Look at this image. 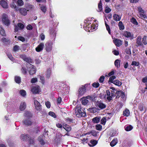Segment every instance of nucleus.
I'll return each mask as SVG.
<instances>
[{
	"mask_svg": "<svg viewBox=\"0 0 147 147\" xmlns=\"http://www.w3.org/2000/svg\"><path fill=\"white\" fill-rule=\"evenodd\" d=\"M78 117H84L86 115V113L84 110L81 109L80 105H78L76 108L75 113H74Z\"/></svg>",
	"mask_w": 147,
	"mask_h": 147,
	"instance_id": "obj_1",
	"label": "nucleus"
},
{
	"mask_svg": "<svg viewBox=\"0 0 147 147\" xmlns=\"http://www.w3.org/2000/svg\"><path fill=\"white\" fill-rule=\"evenodd\" d=\"M27 67L30 75H33L36 73L35 68L33 65L28 63L27 64Z\"/></svg>",
	"mask_w": 147,
	"mask_h": 147,
	"instance_id": "obj_2",
	"label": "nucleus"
},
{
	"mask_svg": "<svg viewBox=\"0 0 147 147\" xmlns=\"http://www.w3.org/2000/svg\"><path fill=\"white\" fill-rule=\"evenodd\" d=\"M20 57L22 58L24 61H26L27 62L26 65V66L27 64L28 63L29 64H31V63H33V60L30 58L26 57L25 56L22 55H20Z\"/></svg>",
	"mask_w": 147,
	"mask_h": 147,
	"instance_id": "obj_3",
	"label": "nucleus"
},
{
	"mask_svg": "<svg viewBox=\"0 0 147 147\" xmlns=\"http://www.w3.org/2000/svg\"><path fill=\"white\" fill-rule=\"evenodd\" d=\"M22 123L23 125L26 126H30L32 125V122L30 118H25L23 121Z\"/></svg>",
	"mask_w": 147,
	"mask_h": 147,
	"instance_id": "obj_4",
	"label": "nucleus"
},
{
	"mask_svg": "<svg viewBox=\"0 0 147 147\" xmlns=\"http://www.w3.org/2000/svg\"><path fill=\"white\" fill-rule=\"evenodd\" d=\"M96 106L100 109H103L106 107V105L100 101H98L96 104Z\"/></svg>",
	"mask_w": 147,
	"mask_h": 147,
	"instance_id": "obj_5",
	"label": "nucleus"
},
{
	"mask_svg": "<svg viewBox=\"0 0 147 147\" xmlns=\"http://www.w3.org/2000/svg\"><path fill=\"white\" fill-rule=\"evenodd\" d=\"M34 103L35 109L36 110L38 111H40L41 110V105L38 101L36 100H34Z\"/></svg>",
	"mask_w": 147,
	"mask_h": 147,
	"instance_id": "obj_6",
	"label": "nucleus"
},
{
	"mask_svg": "<svg viewBox=\"0 0 147 147\" xmlns=\"http://www.w3.org/2000/svg\"><path fill=\"white\" fill-rule=\"evenodd\" d=\"M79 94L80 96L82 95L86 91V88L84 86H82L79 90Z\"/></svg>",
	"mask_w": 147,
	"mask_h": 147,
	"instance_id": "obj_7",
	"label": "nucleus"
},
{
	"mask_svg": "<svg viewBox=\"0 0 147 147\" xmlns=\"http://www.w3.org/2000/svg\"><path fill=\"white\" fill-rule=\"evenodd\" d=\"M116 98H118L120 97L122 98H123L125 96L124 92L121 91H116Z\"/></svg>",
	"mask_w": 147,
	"mask_h": 147,
	"instance_id": "obj_8",
	"label": "nucleus"
},
{
	"mask_svg": "<svg viewBox=\"0 0 147 147\" xmlns=\"http://www.w3.org/2000/svg\"><path fill=\"white\" fill-rule=\"evenodd\" d=\"M2 21L3 23L7 26H8L10 24V21L6 15H4L3 16Z\"/></svg>",
	"mask_w": 147,
	"mask_h": 147,
	"instance_id": "obj_9",
	"label": "nucleus"
},
{
	"mask_svg": "<svg viewBox=\"0 0 147 147\" xmlns=\"http://www.w3.org/2000/svg\"><path fill=\"white\" fill-rule=\"evenodd\" d=\"M31 91L33 94H38L40 92V87L38 86L33 87L31 89Z\"/></svg>",
	"mask_w": 147,
	"mask_h": 147,
	"instance_id": "obj_10",
	"label": "nucleus"
},
{
	"mask_svg": "<svg viewBox=\"0 0 147 147\" xmlns=\"http://www.w3.org/2000/svg\"><path fill=\"white\" fill-rule=\"evenodd\" d=\"M24 27V25L21 23H18L17 25L15 26V30L16 31H18V30L19 28L20 29H22Z\"/></svg>",
	"mask_w": 147,
	"mask_h": 147,
	"instance_id": "obj_11",
	"label": "nucleus"
},
{
	"mask_svg": "<svg viewBox=\"0 0 147 147\" xmlns=\"http://www.w3.org/2000/svg\"><path fill=\"white\" fill-rule=\"evenodd\" d=\"M45 49L47 51H50L52 49L51 43V42H47L45 44Z\"/></svg>",
	"mask_w": 147,
	"mask_h": 147,
	"instance_id": "obj_12",
	"label": "nucleus"
},
{
	"mask_svg": "<svg viewBox=\"0 0 147 147\" xmlns=\"http://www.w3.org/2000/svg\"><path fill=\"white\" fill-rule=\"evenodd\" d=\"M44 46V45L43 43H41L38 45L37 47L36 48V50L38 52H39L42 51Z\"/></svg>",
	"mask_w": 147,
	"mask_h": 147,
	"instance_id": "obj_13",
	"label": "nucleus"
},
{
	"mask_svg": "<svg viewBox=\"0 0 147 147\" xmlns=\"http://www.w3.org/2000/svg\"><path fill=\"white\" fill-rule=\"evenodd\" d=\"M0 4L4 8H7L8 7V4L6 2V0H2L0 1Z\"/></svg>",
	"mask_w": 147,
	"mask_h": 147,
	"instance_id": "obj_14",
	"label": "nucleus"
},
{
	"mask_svg": "<svg viewBox=\"0 0 147 147\" xmlns=\"http://www.w3.org/2000/svg\"><path fill=\"white\" fill-rule=\"evenodd\" d=\"M24 116L25 117V118H30L32 117V115L30 112L26 111L24 113Z\"/></svg>",
	"mask_w": 147,
	"mask_h": 147,
	"instance_id": "obj_15",
	"label": "nucleus"
},
{
	"mask_svg": "<svg viewBox=\"0 0 147 147\" xmlns=\"http://www.w3.org/2000/svg\"><path fill=\"white\" fill-rule=\"evenodd\" d=\"M114 43L118 47L120 46L122 43V41L119 39H116L114 41Z\"/></svg>",
	"mask_w": 147,
	"mask_h": 147,
	"instance_id": "obj_16",
	"label": "nucleus"
},
{
	"mask_svg": "<svg viewBox=\"0 0 147 147\" xmlns=\"http://www.w3.org/2000/svg\"><path fill=\"white\" fill-rule=\"evenodd\" d=\"M90 144L88 145L90 147H93L95 146L97 143V141L95 140H92L90 141Z\"/></svg>",
	"mask_w": 147,
	"mask_h": 147,
	"instance_id": "obj_17",
	"label": "nucleus"
},
{
	"mask_svg": "<svg viewBox=\"0 0 147 147\" xmlns=\"http://www.w3.org/2000/svg\"><path fill=\"white\" fill-rule=\"evenodd\" d=\"M30 136L28 134L25 135L24 134H22L20 138L23 141L26 140L28 138H29Z\"/></svg>",
	"mask_w": 147,
	"mask_h": 147,
	"instance_id": "obj_18",
	"label": "nucleus"
},
{
	"mask_svg": "<svg viewBox=\"0 0 147 147\" xmlns=\"http://www.w3.org/2000/svg\"><path fill=\"white\" fill-rule=\"evenodd\" d=\"M113 18L114 20L116 21H119L121 19V17L117 14H114Z\"/></svg>",
	"mask_w": 147,
	"mask_h": 147,
	"instance_id": "obj_19",
	"label": "nucleus"
},
{
	"mask_svg": "<svg viewBox=\"0 0 147 147\" xmlns=\"http://www.w3.org/2000/svg\"><path fill=\"white\" fill-rule=\"evenodd\" d=\"M88 111L93 113H96L98 111V109L95 107L89 108Z\"/></svg>",
	"mask_w": 147,
	"mask_h": 147,
	"instance_id": "obj_20",
	"label": "nucleus"
},
{
	"mask_svg": "<svg viewBox=\"0 0 147 147\" xmlns=\"http://www.w3.org/2000/svg\"><path fill=\"white\" fill-rule=\"evenodd\" d=\"M20 13L24 16H25L26 15L27 11L26 9L24 8H22L20 10Z\"/></svg>",
	"mask_w": 147,
	"mask_h": 147,
	"instance_id": "obj_21",
	"label": "nucleus"
},
{
	"mask_svg": "<svg viewBox=\"0 0 147 147\" xmlns=\"http://www.w3.org/2000/svg\"><path fill=\"white\" fill-rule=\"evenodd\" d=\"M106 92L107 95L108 96L107 99L109 101H110L112 99V96H110L111 93L110 91L108 90H106Z\"/></svg>",
	"mask_w": 147,
	"mask_h": 147,
	"instance_id": "obj_22",
	"label": "nucleus"
},
{
	"mask_svg": "<svg viewBox=\"0 0 147 147\" xmlns=\"http://www.w3.org/2000/svg\"><path fill=\"white\" fill-rule=\"evenodd\" d=\"M101 118V117H95L92 119V121L94 123H98L100 121Z\"/></svg>",
	"mask_w": 147,
	"mask_h": 147,
	"instance_id": "obj_23",
	"label": "nucleus"
},
{
	"mask_svg": "<svg viewBox=\"0 0 147 147\" xmlns=\"http://www.w3.org/2000/svg\"><path fill=\"white\" fill-rule=\"evenodd\" d=\"M26 104L25 102H22L20 104V108L21 111L24 110L26 108Z\"/></svg>",
	"mask_w": 147,
	"mask_h": 147,
	"instance_id": "obj_24",
	"label": "nucleus"
},
{
	"mask_svg": "<svg viewBox=\"0 0 147 147\" xmlns=\"http://www.w3.org/2000/svg\"><path fill=\"white\" fill-rule=\"evenodd\" d=\"M113 83L117 86H120L122 84L121 82L119 80H116L113 82Z\"/></svg>",
	"mask_w": 147,
	"mask_h": 147,
	"instance_id": "obj_25",
	"label": "nucleus"
},
{
	"mask_svg": "<svg viewBox=\"0 0 147 147\" xmlns=\"http://www.w3.org/2000/svg\"><path fill=\"white\" fill-rule=\"evenodd\" d=\"M117 143V139H113L110 143V145L112 147L114 146Z\"/></svg>",
	"mask_w": 147,
	"mask_h": 147,
	"instance_id": "obj_26",
	"label": "nucleus"
},
{
	"mask_svg": "<svg viewBox=\"0 0 147 147\" xmlns=\"http://www.w3.org/2000/svg\"><path fill=\"white\" fill-rule=\"evenodd\" d=\"M115 66L118 68L120 67V61L118 59L116 60L114 63Z\"/></svg>",
	"mask_w": 147,
	"mask_h": 147,
	"instance_id": "obj_27",
	"label": "nucleus"
},
{
	"mask_svg": "<svg viewBox=\"0 0 147 147\" xmlns=\"http://www.w3.org/2000/svg\"><path fill=\"white\" fill-rule=\"evenodd\" d=\"M10 6L11 8L15 9L16 10H18L19 9L18 7L16 6V5L14 2H12L10 4Z\"/></svg>",
	"mask_w": 147,
	"mask_h": 147,
	"instance_id": "obj_28",
	"label": "nucleus"
},
{
	"mask_svg": "<svg viewBox=\"0 0 147 147\" xmlns=\"http://www.w3.org/2000/svg\"><path fill=\"white\" fill-rule=\"evenodd\" d=\"M19 93L22 96H24L26 95V91L24 90H21L19 91Z\"/></svg>",
	"mask_w": 147,
	"mask_h": 147,
	"instance_id": "obj_29",
	"label": "nucleus"
},
{
	"mask_svg": "<svg viewBox=\"0 0 147 147\" xmlns=\"http://www.w3.org/2000/svg\"><path fill=\"white\" fill-rule=\"evenodd\" d=\"M15 80L16 82L19 84L21 82V78L18 76H15Z\"/></svg>",
	"mask_w": 147,
	"mask_h": 147,
	"instance_id": "obj_30",
	"label": "nucleus"
},
{
	"mask_svg": "<svg viewBox=\"0 0 147 147\" xmlns=\"http://www.w3.org/2000/svg\"><path fill=\"white\" fill-rule=\"evenodd\" d=\"M0 33L1 35L3 36L5 35V30L2 28L1 26H0Z\"/></svg>",
	"mask_w": 147,
	"mask_h": 147,
	"instance_id": "obj_31",
	"label": "nucleus"
},
{
	"mask_svg": "<svg viewBox=\"0 0 147 147\" xmlns=\"http://www.w3.org/2000/svg\"><path fill=\"white\" fill-rule=\"evenodd\" d=\"M130 22L134 25H137L138 24V23L136 19L134 18H132L130 19Z\"/></svg>",
	"mask_w": 147,
	"mask_h": 147,
	"instance_id": "obj_32",
	"label": "nucleus"
},
{
	"mask_svg": "<svg viewBox=\"0 0 147 147\" xmlns=\"http://www.w3.org/2000/svg\"><path fill=\"white\" fill-rule=\"evenodd\" d=\"M50 34L51 35H53V36L54 37L55 36V30L54 28H51L50 29Z\"/></svg>",
	"mask_w": 147,
	"mask_h": 147,
	"instance_id": "obj_33",
	"label": "nucleus"
},
{
	"mask_svg": "<svg viewBox=\"0 0 147 147\" xmlns=\"http://www.w3.org/2000/svg\"><path fill=\"white\" fill-rule=\"evenodd\" d=\"M118 25L120 30H122L124 29V26L122 22L120 21Z\"/></svg>",
	"mask_w": 147,
	"mask_h": 147,
	"instance_id": "obj_34",
	"label": "nucleus"
},
{
	"mask_svg": "<svg viewBox=\"0 0 147 147\" xmlns=\"http://www.w3.org/2000/svg\"><path fill=\"white\" fill-rule=\"evenodd\" d=\"M51 73V69H48L46 74V77L47 78H49L50 77Z\"/></svg>",
	"mask_w": 147,
	"mask_h": 147,
	"instance_id": "obj_35",
	"label": "nucleus"
},
{
	"mask_svg": "<svg viewBox=\"0 0 147 147\" xmlns=\"http://www.w3.org/2000/svg\"><path fill=\"white\" fill-rule=\"evenodd\" d=\"M98 11H101L102 9V4L101 3V1H100V2L99 3L98 5Z\"/></svg>",
	"mask_w": 147,
	"mask_h": 147,
	"instance_id": "obj_36",
	"label": "nucleus"
},
{
	"mask_svg": "<svg viewBox=\"0 0 147 147\" xmlns=\"http://www.w3.org/2000/svg\"><path fill=\"white\" fill-rule=\"evenodd\" d=\"M106 121V119L105 117H103L101 120V124L103 125H105Z\"/></svg>",
	"mask_w": 147,
	"mask_h": 147,
	"instance_id": "obj_37",
	"label": "nucleus"
},
{
	"mask_svg": "<svg viewBox=\"0 0 147 147\" xmlns=\"http://www.w3.org/2000/svg\"><path fill=\"white\" fill-rule=\"evenodd\" d=\"M129 110L127 109H125L123 112V115L124 116H128L129 115Z\"/></svg>",
	"mask_w": 147,
	"mask_h": 147,
	"instance_id": "obj_38",
	"label": "nucleus"
},
{
	"mask_svg": "<svg viewBox=\"0 0 147 147\" xmlns=\"http://www.w3.org/2000/svg\"><path fill=\"white\" fill-rule=\"evenodd\" d=\"M88 101L87 99H84L82 100V104L84 105H86L88 103Z\"/></svg>",
	"mask_w": 147,
	"mask_h": 147,
	"instance_id": "obj_39",
	"label": "nucleus"
},
{
	"mask_svg": "<svg viewBox=\"0 0 147 147\" xmlns=\"http://www.w3.org/2000/svg\"><path fill=\"white\" fill-rule=\"evenodd\" d=\"M41 10L44 13H45L46 11V7L44 5H42L40 7Z\"/></svg>",
	"mask_w": 147,
	"mask_h": 147,
	"instance_id": "obj_40",
	"label": "nucleus"
},
{
	"mask_svg": "<svg viewBox=\"0 0 147 147\" xmlns=\"http://www.w3.org/2000/svg\"><path fill=\"white\" fill-rule=\"evenodd\" d=\"M49 115L52 116V117H53L54 118H55L56 117V116L55 115V114L53 112H49Z\"/></svg>",
	"mask_w": 147,
	"mask_h": 147,
	"instance_id": "obj_41",
	"label": "nucleus"
},
{
	"mask_svg": "<svg viewBox=\"0 0 147 147\" xmlns=\"http://www.w3.org/2000/svg\"><path fill=\"white\" fill-rule=\"evenodd\" d=\"M116 78V77L115 76H112L109 79V82H111V83H113V82L114 80H113L114 79H115Z\"/></svg>",
	"mask_w": 147,
	"mask_h": 147,
	"instance_id": "obj_42",
	"label": "nucleus"
},
{
	"mask_svg": "<svg viewBox=\"0 0 147 147\" xmlns=\"http://www.w3.org/2000/svg\"><path fill=\"white\" fill-rule=\"evenodd\" d=\"M146 36H144L142 38V42L144 45H146L147 44V42L146 41Z\"/></svg>",
	"mask_w": 147,
	"mask_h": 147,
	"instance_id": "obj_43",
	"label": "nucleus"
},
{
	"mask_svg": "<svg viewBox=\"0 0 147 147\" xmlns=\"http://www.w3.org/2000/svg\"><path fill=\"white\" fill-rule=\"evenodd\" d=\"M99 86V84L98 82H94L92 84V86L94 88H98Z\"/></svg>",
	"mask_w": 147,
	"mask_h": 147,
	"instance_id": "obj_44",
	"label": "nucleus"
},
{
	"mask_svg": "<svg viewBox=\"0 0 147 147\" xmlns=\"http://www.w3.org/2000/svg\"><path fill=\"white\" fill-rule=\"evenodd\" d=\"M38 140L40 142L41 144L43 145L44 144V140L42 139L41 137L39 136L38 137Z\"/></svg>",
	"mask_w": 147,
	"mask_h": 147,
	"instance_id": "obj_45",
	"label": "nucleus"
},
{
	"mask_svg": "<svg viewBox=\"0 0 147 147\" xmlns=\"http://www.w3.org/2000/svg\"><path fill=\"white\" fill-rule=\"evenodd\" d=\"M20 48V47L18 46L17 45H16L13 48V51L16 52L18 51Z\"/></svg>",
	"mask_w": 147,
	"mask_h": 147,
	"instance_id": "obj_46",
	"label": "nucleus"
},
{
	"mask_svg": "<svg viewBox=\"0 0 147 147\" xmlns=\"http://www.w3.org/2000/svg\"><path fill=\"white\" fill-rule=\"evenodd\" d=\"M17 3L18 5L21 6L23 5V2L22 0H18Z\"/></svg>",
	"mask_w": 147,
	"mask_h": 147,
	"instance_id": "obj_47",
	"label": "nucleus"
},
{
	"mask_svg": "<svg viewBox=\"0 0 147 147\" xmlns=\"http://www.w3.org/2000/svg\"><path fill=\"white\" fill-rule=\"evenodd\" d=\"M111 9L108 7H106L105 8V12L107 13H108L110 12Z\"/></svg>",
	"mask_w": 147,
	"mask_h": 147,
	"instance_id": "obj_48",
	"label": "nucleus"
},
{
	"mask_svg": "<svg viewBox=\"0 0 147 147\" xmlns=\"http://www.w3.org/2000/svg\"><path fill=\"white\" fill-rule=\"evenodd\" d=\"M102 126L100 124H98L96 125V128L98 130H101L102 129Z\"/></svg>",
	"mask_w": 147,
	"mask_h": 147,
	"instance_id": "obj_49",
	"label": "nucleus"
},
{
	"mask_svg": "<svg viewBox=\"0 0 147 147\" xmlns=\"http://www.w3.org/2000/svg\"><path fill=\"white\" fill-rule=\"evenodd\" d=\"M105 79V77L104 76H101L99 79V82H100L102 83L103 82L104 80Z\"/></svg>",
	"mask_w": 147,
	"mask_h": 147,
	"instance_id": "obj_50",
	"label": "nucleus"
},
{
	"mask_svg": "<svg viewBox=\"0 0 147 147\" xmlns=\"http://www.w3.org/2000/svg\"><path fill=\"white\" fill-rule=\"evenodd\" d=\"M123 36L126 38H128L129 37V32L127 31H125L123 34Z\"/></svg>",
	"mask_w": 147,
	"mask_h": 147,
	"instance_id": "obj_51",
	"label": "nucleus"
},
{
	"mask_svg": "<svg viewBox=\"0 0 147 147\" xmlns=\"http://www.w3.org/2000/svg\"><path fill=\"white\" fill-rule=\"evenodd\" d=\"M18 39L22 41V42H24L25 41V39L24 37L22 36H19L18 37Z\"/></svg>",
	"mask_w": 147,
	"mask_h": 147,
	"instance_id": "obj_52",
	"label": "nucleus"
},
{
	"mask_svg": "<svg viewBox=\"0 0 147 147\" xmlns=\"http://www.w3.org/2000/svg\"><path fill=\"white\" fill-rule=\"evenodd\" d=\"M21 70L22 73L24 74H26L27 73L26 69L25 67H22Z\"/></svg>",
	"mask_w": 147,
	"mask_h": 147,
	"instance_id": "obj_53",
	"label": "nucleus"
},
{
	"mask_svg": "<svg viewBox=\"0 0 147 147\" xmlns=\"http://www.w3.org/2000/svg\"><path fill=\"white\" fill-rule=\"evenodd\" d=\"M8 57V58L11 61H13L14 60V58L12 56V55L11 54H9L7 55Z\"/></svg>",
	"mask_w": 147,
	"mask_h": 147,
	"instance_id": "obj_54",
	"label": "nucleus"
},
{
	"mask_svg": "<svg viewBox=\"0 0 147 147\" xmlns=\"http://www.w3.org/2000/svg\"><path fill=\"white\" fill-rule=\"evenodd\" d=\"M33 6L32 5H28L26 7L28 9L27 11H28L29 9H31L32 8Z\"/></svg>",
	"mask_w": 147,
	"mask_h": 147,
	"instance_id": "obj_55",
	"label": "nucleus"
},
{
	"mask_svg": "<svg viewBox=\"0 0 147 147\" xmlns=\"http://www.w3.org/2000/svg\"><path fill=\"white\" fill-rule=\"evenodd\" d=\"M91 133L93 136H97V133L96 131L94 130L92 131Z\"/></svg>",
	"mask_w": 147,
	"mask_h": 147,
	"instance_id": "obj_56",
	"label": "nucleus"
},
{
	"mask_svg": "<svg viewBox=\"0 0 147 147\" xmlns=\"http://www.w3.org/2000/svg\"><path fill=\"white\" fill-rule=\"evenodd\" d=\"M134 34L132 33L129 32V38L131 40L134 38Z\"/></svg>",
	"mask_w": 147,
	"mask_h": 147,
	"instance_id": "obj_57",
	"label": "nucleus"
},
{
	"mask_svg": "<svg viewBox=\"0 0 147 147\" xmlns=\"http://www.w3.org/2000/svg\"><path fill=\"white\" fill-rule=\"evenodd\" d=\"M67 131H69L71 129V128L69 126L67 127V126L65 127V128H64Z\"/></svg>",
	"mask_w": 147,
	"mask_h": 147,
	"instance_id": "obj_58",
	"label": "nucleus"
},
{
	"mask_svg": "<svg viewBox=\"0 0 147 147\" xmlns=\"http://www.w3.org/2000/svg\"><path fill=\"white\" fill-rule=\"evenodd\" d=\"M2 40L3 42L6 43L8 42V40L5 38H2Z\"/></svg>",
	"mask_w": 147,
	"mask_h": 147,
	"instance_id": "obj_59",
	"label": "nucleus"
},
{
	"mask_svg": "<svg viewBox=\"0 0 147 147\" xmlns=\"http://www.w3.org/2000/svg\"><path fill=\"white\" fill-rule=\"evenodd\" d=\"M45 105L47 108H50L51 104L49 102H46Z\"/></svg>",
	"mask_w": 147,
	"mask_h": 147,
	"instance_id": "obj_60",
	"label": "nucleus"
},
{
	"mask_svg": "<svg viewBox=\"0 0 147 147\" xmlns=\"http://www.w3.org/2000/svg\"><path fill=\"white\" fill-rule=\"evenodd\" d=\"M66 120L69 123L73 122V119L69 117H67L66 118Z\"/></svg>",
	"mask_w": 147,
	"mask_h": 147,
	"instance_id": "obj_61",
	"label": "nucleus"
},
{
	"mask_svg": "<svg viewBox=\"0 0 147 147\" xmlns=\"http://www.w3.org/2000/svg\"><path fill=\"white\" fill-rule=\"evenodd\" d=\"M37 78H33L31 80V82L32 83H34L37 81Z\"/></svg>",
	"mask_w": 147,
	"mask_h": 147,
	"instance_id": "obj_62",
	"label": "nucleus"
},
{
	"mask_svg": "<svg viewBox=\"0 0 147 147\" xmlns=\"http://www.w3.org/2000/svg\"><path fill=\"white\" fill-rule=\"evenodd\" d=\"M40 76V78L41 81H42V83H44V80L45 78L43 76Z\"/></svg>",
	"mask_w": 147,
	"mask_h": 147,
	"instance_id": "obj_63",
	"label": "nucleus"
},
{
	"mask_svg": "<svg viewBox=\"0 0 147 147\" xmlns=\"http://www.w3.org/2000/svg\"><path fill=\"white\" fill-rule=\"evenodd\" d=\"M142 81L143 82L146 83L147 82V76L143 78L142 80Z\"/></svg>",
	"mask_w": 147,
	"mask_h": 147,
	"instance_id": "obj_64",
	"label": "nucleus"
}]
</instances>
